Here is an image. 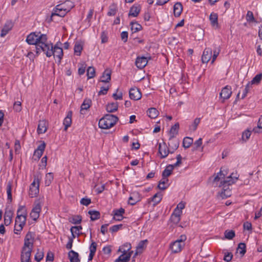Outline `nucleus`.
<instances>
[{
	"instance_id": "21",
	"label": "nucleus",
	"mask_w": 262,
	"mask_h": 262,
	"mask_svg": "<svg viewBox=\"0 0 262 262\" xmlns=\"http://www.w3.org/2000/svg\"><path fill=\"white\" fill-rule=\"evenodd\" d=\"M141 10V7L140 5H133L129 10L128 16L133 17H137Z\"/></svg>"
},
{
	"instance_id": "50",
	"label": "nucleus",
	"mask_w": 262,
	"mask_h": 262,
	"mask_svg": "<svg viewBox=\"0 0 262 262\" xmlns=\"http://www.w3.org/2000/svg\"><path fill=\"white\" fill-rule=\"evenodd\" d=\"M225 237L228 239H232L235 236L233 230H226L224 233Z\"/></svg>"
},
{
	"instance_id": "1",
	"label": "nucleus",
	"mask_w": 262,
	"mask_h": 262,
	"mask_svg": "<svg viewBox=\"0 0 262 262\" xmlns=\"http://www.w3.org/2000/svg\"><path fill=\"white\" fill-rule=\"evenodd\" d=\"M26 41L29 45H35L36 55L38 56L47 47L48 37L46 34L40 32H32L27 36Z\"/></svg>"
},
{
	"instance_id": "15",
	"label": "nucleus",
	"mask_w": 262,
	"mask_h": 262,
	"mask_svg": "<svg viewBox=\"0 0 262 262\" xmlns=\"http://www.w3.org/2000/svg\"><path fill=\"white\" fill-rule=\"evenodd\" d=\"M219 186H223V190L221 192L220 195L223 199L227 198L231 195V190L229 188V186H227V184H225L224 185H222L221 182H220V184Z\"/></svg>"
},
{
	"instance_id": "46",
	"label": "nucleus",
	"mask_w": 262,
	"mask_h": 262,
	"mask_svg": "<svg viewBox=\"0 0 262 262\" xmlns=\"http://www.w3.org/2000/svg\"><path fill=\"white\" fill-rule=\"evenodd\" d=\"M253 132L255 133L262 132V115L259 118L257 126L253 128Z\"/></svg>"
},
{
	"instance_id": "41",
	"label": "nucleus",
	"mask_w": 262,
	"mask_h": 262,
	"mask_svg": "<svg viewBox=\"0 0 262 262\" xmlns=\"http://www.w3.org/2000/svg\"><path fill=\"white\" fill-rule=\"evenodd\" d=\"M209 20L212 26H214L218 25V15L217 13L212 12L209 16Z\"/></svg>"
},
{
	"instance_id": "36",
	"label": "nucleus",
	"mask_w": 262,
	"mask_h": 262,
	"mask_svg": "<svg viewBox=\"0 0 262 262\" xmlns=\"http://www.w3.org/2000/svg\"><path fill=\"white\" fill-rule=\"evenodd\" d=\"M26 224V219L24 218V220H23L22 222H20L19 224L15 223L14 232L15 234H19L18 232H20L22 230L24 226Z\"/></svg>"
},
{
	"instance_id": "25",
	"label": "nucleus",
	"mask_w": 262,
	"mask_h": 262,
	"mask_svg": "<svg viewBox=\"0 0 262 262\" xmlns=\"http://www.w3.org/2000/svg\"><path fill=\"white\" fill-rule=\"evenodd\" d=\"M168 146L170 148L173 149V150H176L179 147V140L178 139H176L175 137L174 138L170 139L169 138Z\"/></svg>"
},
{
	"instance_id": "54",
	"label": "nucleus",
	"mask_w": 262,
	"mask_h": 262,
	"mask_svg": "<svg viewBox=\"0 0 262 262\" xmlns=\"http://www.w3.org/2000/svg\"><path fill=\"white\" fill-rule=\"evenodd\" d=\"M220 52V48H216L213 51V55L212 56L211 63H213L218 56Z\"/></svg>"
},
{
	"instance_id": "19",
	"label": "nucleus",
	"mask_w": 262,
	"mask_h": 262,
	"mask_svg": "<svg viewBox=\"0 0 262 262\" xmlns=\"http://www.w3.org/2000/svg\"><path fill=\"white\" fill-rule=\"evenodd\" d=\"M72 112L69 111L66 117L63 120V124L64 125V130L66 131L69 127H70L72 123Z\"/></svg>"
},
{
	"instance_id": "16",
	"label": "nucleus",
	"mask_w": 262,
	"mask_h": 262,
	"mask_svg": "<svg viewBox=\"0 0 262 262\" xmlns=\"http://www.w3.org/2000/svg\"><path fill=\"white\" fill-rule=\"evenodd\" d=\"M13 26V25L11 21H7L1 31V36L4 37L5 36H6L8 33V32L12 29Z\"/></svg>"
},
{
	"instance_id": "10",
	"label": "nucleus",
	"mask_w": 262,
	"mask_h": 262,
	"mask_svg": "<svg viewBox=\"0 0 262 262\" xmlns=\"http://www.w3.org/2000/svg\"><path fill=\"white\" fill-rule=\"evenodd\" d=\"M232 94L231 89L230 86L227 85L222 90L220 93V97L223 99L222 102L225 100L228 99Z\"/></svg>"
},
{
	"instance_id": "38",
	"label": "nucleus",
	"mask_w": 262,
	"mask_h": 262,
	"mask_svg": "<svg viewBox=\"0 0 262 262\" xmlns=\"http://www.w3.org/2000/svg\"><path fill=\"white\" fill-rule=\"evenodd\" d=\"M88 213L91 215L90 218L91 221H94L100 217V213L98 211L90 210L89 211Z\"/></svg>"
},
{
	"instance_id": "26",
	"label": "nucleus",
	"mask_w": 262,
	"mask_h": 262,
	"mask_svg": "<svg viewBox=\"0 0 262 262\" xmlns=\"http://www.w3.org/2000/svg\"><path fill=\"white\" fill-rule=\"evenodd\" d=\"M179 128V123H176L171 126L169 132V138H170V139L176 137V136L178 134Z\"/></svg>"
},
{
	"instance_id": "2",
	"label": "nucleus",
	"mask_w": 262,
	"mask_h": 262,
	"mask_svg": "<svg viewBox=\"0 0 262 262\" xmlns=\"http://www.w3.org/2000/svg\"><path fill=\"white\" fill-rule=\"evenodd\" d=\"M222 169V168H221L220 172H218L214 178L213 182L214 183L221 181L222 185L227 184V186H230L234 183L235 181L238 179L237 174H235V175L234 176L233 173H231L229 176L227 177L226 179H225V177L227 173L226 172V173H224Z\"/></svg>"
},
{
	"instance_id": "45",
	"label": "nucleus",
	"mask_w": 262,
	"mask_h": 262,
	"mask_svg": "<svg viewBox=\"0 0 262 262\" xmlns=\"http://www.w3.org/2000/svg\"><path fill=\"white\" fill-rule=\"evenodd\" d=\"M237 250L239 251V253L241 254L242 256H244L246 252V245L244 243H240L238 245Z\"/></svg>"
},
{
	"instance_id": "52",
	"label": "nucleus",
	"mask_w": 262,
	"mask_h": 262,
	"mask_svg": "<svg viewBox=\"0 0 262 262\" xmlns=\"http://www.w3.org/2000/svg\"><path fill=\"white\" fill-rule=\"evenodd\" d=\"M162 200V195L160 193H156L151 198V201L156 204L159 203Z\"/></svg>"
},
{
	"instance_id": "8",
	"label": "nucleus",
	"mask_w": 262,
	"mask_h": 262,
	"mask_svg": "<svg viewBox=\"0 0 262 262\" xmlns=\"http://www.w3.org/2000/svg\"><path fill=\"white\" fill-rule=\"evenodd\" d=\"M41 210V206L39 202H35V205L30 213V217L34 220L36 221L39 216Z\"/></svg>"
},
{
	"instance_id": "13",
	"label": "nucleus",
	"mask_w": 262,
	"mask_h": 262,
	"mask_svg": "<svg viewBox=\"0 0 262 262\" xmlns=\"http://www.w3.org/2000/svg\"><path fill=\"white\" fill-rule=\"evenodd\" d=\"M147 62V57L144 56L137 57L135 61V64L138 68L142 69L146 66Z\"/></svg>"
},
{
	"instance_id": "43",
	"label": "nucleus",
	"mask_w": 262,
	"mask_h": 262,
	"mask_svg": "<svg viewBox=\"0 0 262 262\" xmlns=\"http://www.w3.org/2000/svg\"><path fill=\"white\" fill-rule=\"evenodd\" d=\"M193 143V139L190 137H185L183 141V146L185 148H189Z\"/></svg>"
},
{
	"instance_id": "28",
	"label": "nucleus",
	"mask_w": 262,
	"mask_h": 262,
	"mask_svg": "<svg viewBox=\"0 0 262 262\" xmlns=\"http://www.w3.org/2000/svg\"><path fill=\"white\" fill-rule=\"evenodd\" d=\"M168 182V179L167 178L162 177V179L159 181L158 184V188L162 190L166 189L169 186Z\"/></svg>"
},
{
	"instance_id": "27",
	"label": "nucleus",
	"mask_w": 262,
	"mask_h": 262,
	"mask_svg": "<svg viewBox=\"0 0 262 262\" xmlns=\"http://www.w3.org/2000/svg\"><path fill=\"white\" fill-rule=\"evenodd\" d=\"M159 153L161 155V158H166L168 154H169V150L168 149L166 145L164 144V149H162L161 144H159Z\"/></svg>"
},
{
	"instance_id": "40",
	"label": "nucleus",
	"mask_w": 262,
	"mask_h": 262,
	"mask_svg": "<svg viewBox=\"0 0 262 262\" xmlns=\"http://www.w3.org/2000/svg\"><path fill=\"white\" fill-rule=\"evenodd\" d=\"M118 10L117 5L113 3L109 6V11L107 12L108 16H114Z\"/></svg>"
},
{
	"instance_id": "18",
	"label": "nucleus",
	"mask_w": 262,
	"mask_h": 262,
	"mask_svg": "<svg viewBox=\"0 0 262 262\" xmlns=\"http://www.w3.org/2000/svg\"><path fill=\"white\" fill-rule=\"evenodd\" d=\"M124 212L125 210L122 208H121L119 209L114 210V219L117 221H122L123 218L122 215Z\"/></svg>"
},
{
	"instance_id": "60",
	"label": "nucleus",
	"mask_w": 262,
	"mask_h": 262,
	"mask_svg": "<svg viewBox=\"0 0 262 262\" xmlns=\"http://www.w3.org/2000/svg\"><path fill=\"white\" fill-rule=\"evenodd\" d=\"M250 136L251 132L249 130H247L243 133L242 139L243 140L246 141L250 138Z\"/></svg>"
},
{
	"instance_id": "59",
	"label": "nucleus",
	"mask_w": 262,
	"mask_h": 262,
	"mask_svg": "<svg viewBox=\"0 0 262 262\" xmlns=\"http://www.w3.org/2000/svg\"><path fill=\"white\" fill-rule=\"evenodd\" d=\"M170 220L173 223L177 224L180 222L181 219L180 216H177V215L171 214Z\"/></svg>"
},
{
	"instance_id": "33",
	"label": "nucleus",
	"mask_w": 262,
	"mask_h": 262,
	"mask_svg": "<svg viewBox=\"0 0 262 262\" xmlns=\"http://www.w3.org/2000/svg\"><path fill=\"white\" fill-rule=\"evenodd\" d=\"M83 49V43L81 41H76L74 48V53L77 56H80Z\"/></svg>"
},
{
	"instance_id": "34",
	"label": "nucleus",
	"mask_w": 262,
	"mask_h": 262,
	"mask_svg": "<svg viewBox=\"0 0 262 262\" xmlns=\"http://www.w3.org/2000/svg\"><path fill=\"white\" fill-rule=\"evenodd\" d=\"M130 26H131V30L133 33L138 32L142 29V26L137 21H131Z\"/></svg>"
},
{
	"instance_id": "31",
	"label": "nucleus",
	"mask_w": 262,
	"mask_h": 262,
	"mask_svg": "<svg viewBox=\"0 0 262 262\" xmlns=\"http://www.w3.org/2000/svg\"><path fill=\"white\" fill-rule=\"evenodd\" d=\"M92 104V101L90 99H85L81 105L80 113L83 114L84 111L87 110L90 108Z\"/></svg>"
},
{
	"instance_id": "49",
	"label": "nucleus",
	"mask_w": 262,
	"mask_h": 262,
	"mask_svg": "<svg viewBox=\"0 0 262 262\" xmlns=\"http://www.w3.org/2000/svg\"><path fill=\"white\" fill-rule=\"evenodd\" d=\"M262 79V74L259 73L257 74L251 80V85L253 84H258Z\"/></svg>"
},
{
	"instance_id": "24",
	"label": "nucleus",
	"mask_w": 262,
	"mask_h": 262,
	"mask_svg": "<svg viewBox=\"0 0 262 262\" xmlns=\"http://www.w3.org/2000/svg\"><path fill=\"white\" fill-rule=\"evenodd\" d=\"M183 10V6L181 3H176L173 6V14L175 17H179Z\"/></svg>"
},
{
	"instance_id": "51",
	"label": "nucleus",
	"mask_w": 262,
	"mask_h": 262,
	"mask_svg": "<svg viewBox=\"0 0 262 262\" xmlns=\"http://www.w3.org/2000/svg\"><path fill=\"white\" fill-rule=\"evenodd\" d=\"M200 122V118H196L194 119L193 123L192 125L190 126L189 128L191 130H192L193 132L195 131L197 127L199 125V124Z\"/></svg>"
},
{
	"instance_id": "11",
	"label": "nucleus",
	"mask_w": 262,
	"mask_h": 262,
	"mask_svg": "<svg viewBox=\"0 0 262 262\" xmlns=\"http://www.w3.org/2000/svg\"><path fill=\"white\" fill-rule=\"evenodd\" d=\"M212 51L211 48H206L203 51L202 56V61L203 63H207L212 57Z\"/></svg>"
},
{
	"instance_id": "47",
	"label": "nucleus",
	"mask_w": 262,
	"mask_h": 262,
	"mask_svg": "<svg viewBox=\"0 0 262 262\" xmlns=\"http://www.w3.org/2000/svg\"><path fill=\"white\" fill-rule=\"evenodd\" d=\"M88 79L93 78L95 75V70L93 67H89L87 69L86 73Z\"/></svg>"
},
{
	"instance_id": "29",
	"label": "nucleus",
	"mask_w": 262,
	"mask_h": 262,
	"mask_svg": "<svg viewBox=\"0 0 262 262\" xmlns=\"http://www.w3.org/2000/svg\"><path fill=\"white\" fill-rule=\"evenodd\" d=\"M46 122L45 120L39 121L37 127V133L38 134H43L47 131Z\"/></svg>"
},
{
	"instance_id": "17",
	"label": "nucleus",
	"mask_w": 262,
	"mask_h": 262,
	"mask_svg": "<svg viewBox=\"0 0 262 262\" xmlns=\"http://www.w3.org/2000/svg\"><path fill=\"white\" fill-rule=\"evenodd\" d=\"M13 215V211L9 210H6L4 214V224L6 226L9 225L11 222Z\"/></svg>"
},
{
	"instance_id": "14",
	"label": "nucleus",
	"mask_w": 262,
	"mask_h": 262,
	"mask_svg": "<svg viewBox=\"0 0 262 262\" xmlns=\"http://www.w3.org/2000/svg\"><path fill=\"white\" fill-rule=\"evenodd\" d=\"M184 246V244L182 245L179 243L178 241H174L170 244V248L173 253H177L181 251Z\"/></svg>"
},
{
	"instance_id": "58",
	"label": "nucleus",
	"mask_w": 262,
	"mask_h": 262,
	"mask_svg": "<svg viewBox=\"0 0 262 262\" xmlns=\"http://www.w3.org/2000/svg\"><path fill=\"white\" fill-rule=\"evenodd\" d=\"M251 84L250 83H248L244 90H243V94H242V99H243L244 98H245L246 97V96H247V94H248L249 91V89H250V87L251 86Z\"/></svg>"
},
{
	"instance_id": "42",
	"label": "nucleus",
	"mask_w": 262,
	"mask_h": 262,
	"mask_svg": "<svg viewBox=\"0 0 262 262\" xmlns=\"http://www.w3.org/2000/svg\"><path fill=\"white\" fill-rule=\"evenodd\" d=\"M54 179V175L52 172L48 173L45 177V183L46 186H49Z\"/></svg>"
},
{
	"instance_id": "7",
	"label": "nucleus",
	"mask_w": 262,
	"mask_h": 262,
	"mask_svg": "<svg viewBox=\"0 0 262 262\" xmlns=\"http://www.w3.org/2000/svg\"><path fill=\"white\" fill-rule=\"evenodd\" d=\"M27 214V210L25 207L24 206H19L17 211V216L15 219V223H20V222L24 220V218L26 220Z\"/></svg>"
},
{
	"instance_id": "22",
	"label": "nucleus",
	"mask_w": 262,
	"mask_h": 262,
	"mask_svg": "<svg viewBox=\"0 0 262 262\" xmlns=\"http://www.w3.org/2000/svg\"><path fill=\"white\" fill-rule=\"evenodd\" d=\"M33 247V242L24 239V244L22 248L21 251H27L32 252Z\"/></svg>"
},
{
	"instance_id": "39",
	"label": "nucleus",
	"mask_w": 262,
	"mask_h": 262,
	"mask_svg": "<svg viewBox=\"0 0 262 262\" xmlns=\"http://www.w3.org/2000/svg\"><path fill=\"white\" fill-rule=\"evenodd\" d=\"M174 165H169L167 166L162 172V177L167 178L169 177L171 174Z\"/></svg>"
},
{
	"instance_id": "55",
	"label": "nucleus",
	"mask_w": 262,
	"mask_h": 262,
	"mask_svg": "<svg viewBox=\"0 0 262 262\" xmlns=\"http://www.w3.org/2000/svg\"><path fill=\"white\" fill-rule=\"evenodd\" d=\"M43 252L38 251L35 255L34 259L37 262H40L43 258Z\"/></svg>"
},
{
	"instance_id": "48",
	"label": "nucleus",
	"mask_w": 262,
	"mask_h": 262,
	"mask_svg": "<svg viewBox=\"0 0 262 262\" xmlns=\"http://www.w3.org/2000/svg\"><path fill=\"white\" fill-rule=\"evenodd\" d=\"M12 184L11 182H8L7 185V193L8 196V200L10 202L12 201Z\"/></svg>"
},
{
	"instance_id": "23",
	"label": "nucleus",
	"mask_w": 262,
	"mask_h": 262,
	"mask_svg": "<svg viewBox=\"0 0 262 262\" xmlns=\"http://www.w3.org/2000/svg\"><path fill=\"white\" fill-rule=\"evenodd\" d=\"M68 257L70 262H80V261L78 253L72 250L69 252Z\"/></svg>"
},
{
	"instance_id": "64",
	"label": "nucleus",
	"mask_w": 262,
	"mask_h": 262,
	"mask_svg": "<svg viewBox=\"0 0 262 262\" xmlns=\"http://www.w3.org/2000/svg\"><path fill=\"white\" fill-rule=\"evenodd\" d=\"M233 255L231 253H227L225 254L224 260L227 262H229L231 260Z\"/></svg>"
},
{
	"instance_id": "5",
	"label": "nucleus",
	"mask_w": 262,
	"mask_h": 262,
	"mask_svg": "<svg viewBox=\"0 0 262 262\" xmlns=\"http://www.w3.org/2000/svg\"><path fill=\"white\" fill-rule=\"evenodd\" d=\"M39 180L38 178L34 177L33 182L31 184L29 188V195L31 198L37 196L39 193Z\"/></svg>"
},
{
	"instance_id": "4",
	"label": "nucleus",
	"mask_w": 262,
	"mask_h": 262,
	"mask_svg": "<svg viewBox=\"0 0 262 262\" xmlns=\"http://www.w3.org/2000/svg\"><path fill=\"white\" fill-rule=\"evenodd\" d=\"M118 120V118L114 115L106 114L100 119L98 125L102 129H108L114 126Z\"/></svg>"
},
{
	"instance_id": "32",
	"label": "nucleus",
	"mask_w": 262,
	"mask_h": 262,
	"mask_svg": "<svg viewBox=\"0 0 262 262\" xmlns=\"http://www.w3.org/2000/svg\"><path fill=\"white\" fill-rule=\"evenodd\" d=\"M118 108V102L108 103L106 106V110L108 113H113L117 111Z\"/></svg>"
},
{
	"instance_id": "62",
	"label": "nucleus",
	"mask_w": 262,
	"mask_h": 262,
	"mask_svg": "<svg viewBox=\"0 0 262 262\" xmlns=\"http://www.w3.org/2000/svg\"><path fill=\"white\" fill-rule=\"evenodd\" d=\"M109 90V86H102L100 91L98 92V95H105L107 94L108 90Z\"/></svg>"
},
{
	"instance_id": "20",
	"label": "nucleus",
	"mask_w": 262,
	"mask_h": 262,
	"mask_svg": "<svg viewBox=\"0 0 262 262\" xmlns=\"http://www.w3.org/2000/svg\"><path fill=\"white\" fill-rule=\"evenodd\" d=\"M101 79L100 80V82H109L111 79V71L109 69L105 70L101 76Z\"/></svg>"
},
{
	"instance_id": "30",
	"label": "nucleus",
	"mask_w": 262,
	"mask_h": 262,
	"mask_svg": "<svg viewBox=\"0 0 262 262\" xmlns=\"http://www.w3.org/2000/svg\"><path fill=\"white\" fill-rule=\"evenodd\" d=\"M31 252L21 251L20 262H31Z\"/></svg>"
},
{
	"instance_id": "6",
	"label": "nucleus",
	"mask_w": 262,
	"mask_h": 262,
	"mask_svg": "<svg viewBox=\"0 0 262 262\" xmlns=\"http://www.w3.org/2000/svg\"><path fill=\"white\" fill-rule=\"evenodd\" d=\"M67 9L64 8L61 4L57 5L53 9L51 16V20H52V17L54 16H59L64 17L68 12Z\"/></svg>"
},
{
	"instance_id": "3",
	"label": "nucleus",
	"mask_w": 262,
	"mask_h": 262,
	"mask_svg": "<svg viewBox=\"0 0 262 262\" xmlns=\"http://www.w3.org/2000/svg\"><path fill=\"white\" fill-rule=\"evenodd\" d=\"M47 47L44 48L42 52H43L47 57H51L53 55L54 57H57L60 62L63 56V50L61 47H54L52 43L49 42L48 41L47 42Z\"/></svg>"
},
{
	"instance_id": "44",
	"label": "nucleus",
	"mask_w": 262,
	"mask_h": 262,
	"mask_svg": "<svg viewBox=\"0 0 262 262\" xmlns=\"http://www.w3.org/2000/svg\"><path fill=\"white\" fill-rule=\"evenodd\" d=\"M81 220L82 217L79 215H74L69 219V222L74 224H80Z\"/></svg>"
},
{
	"instance_id": "61",
	"label": "nucleus",
	"mask_w": 262,
	"mask_h": 262,
	"mask_svg": "<svg viewBox=\"0 0 262 262\" xmlns=\"http://www.w3.org/2000/svg\"><path fill=\"white\" fill-rule=\"evenodd\" d=\"M13 108L16 112H20L21 110V102L19 101L15 102L13 105Z\"/></svg>"
},
{
	"instance_id": "12",
	"label": "nucleus",
	"mask_w": 262,
	"mask_h": 262,
	"mask_svg": "<svg viewBox=\"0 0 262 262\" xmlns=\"http://www.w3.org/2000/svg\"><path fill=\"white\" fill-rule=\"evenodd\" d=\"M46 148V143L45 142H42L41 144L39 145L36 149L35 150L33 157L35 160L39 159L42 155L43 152Z\"/></svg>"
},
{
	"instance_id": "9",
	"label": "nucleus",
	"mask_w": 262,
	"mask_h": 262,
	"mask_svg": "<svg viewBox=\"0 0 262 262\" xmlns=\"http://www.w3.org/2000/svg\"><path fill=\"white\" fill-rule=\"evenodd\" d=\"M129 98L134 100H138L141 98L142 94L140 90L137 88H132L129 91Z\"/></svg>"
},
{
	"instance_id": "35",
	"label": "nucleus",
	"mask_w": 262,
	"mask_h": 262,
	"mask_svg": "<svg viewBox=\"0 0 262 262\" xmlns=\"http://www.w3.org/2000/svg\"><path fill=\"white\" fill-rule=\"evenodd\" d=\"M148 242L147 239L141 241L136 247L137 250L139 251V253H141L143 250L146 248Z\"/></svg>"
},
{
	"instance_id": "37",
	"label": "nucleus",
	"mask_w": 262,
	"mask_h": 262,
	"mask_svg": "<svg viewBox=\"0 0 262 262\" xmlns=\"http://www.w3.org/2000/svg\"><path fill=\"white\" fill-rule=\"evenodd\" d=\"M147 113L149 117L150 118H156L159 115L158 111L154 107L148 108Z\"/></svg>"
},
{
	"instance_id": "57",
	"label": "nucleus",
	"mask_w": 262,
	"mask_h": 262,
	"mask_svg": "<svg viewBox=\"0 0 262 262\" xmlns=\"http://www.w3.org/2000/svg\"><path fill=\"white\" fill-rule=\"evenodd\" d=\"M91 203V200L90 198H83L80 200V203L84 206H88Z\"/></svg>"
},
{
	"instance_id": "53",
	"label": "nucleus",
	"mask_w": 262,
	"mask_h": 262,
	"mask_svg": "<svg viewBox=\"0 0 262 262\" xmlns=\"http://www.w3.org/2000/svg\"><path fill=\"white\" fill-rule=\"evenodd\" d=\"M246 19L249 22L255 21V18L253 16V12L250 11H248L246 15Z\"/></svg>"
},
{
	"instance_id": "63",
	"label": "nucleus",
	"mask_w": 262,
	"mask_h": 262,
	"mask_svg": "<svg viewBox=\"0 0 262 262\" xmlns=\"http://www.w3.org/2000/svg\"><path fill=\"white\" fill-rule=\"evenodd\" d=\"M20 148H21V146H20L19 141L18 140H15L14 148H15V151L16 154L19 153Z\"/></svg>"
},
{
	"instance_id": "56",
	"label": "nucleus",
	"mask_w": 262,
	"mask_h": 262,
	"mask_svg": "<svg viewBox=\"0 0 262 262\" xmlns=\"http://www.w3.org/2000/svg\"><path fill=\"white\" fill-rule=\"evenodd\" d=\"M122 224L114 225L110 228V231L112 233L116 232L122 228Z\"/></svg>"
}]
</instances>
